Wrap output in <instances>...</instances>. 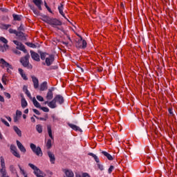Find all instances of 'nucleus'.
<instances>
[{
  "label": "nucleus",
  "mask_w": 177,
  "mask_h": 177,
  "mask_svg": "<svg viewBox=\"0 0 177 177\" xmlns=\"http://www.w3.org/2000/svg\"><path fill=\"white\" fill-rule=\"evenodd\" d=\"M1 64H2V67H6L7 68H10L11 70L13 68H12V65H10V64L5 61L3 58L1 59Z\"/></svg>",
  "instance_id": "11"
},
{
  "label": "nucleus",
  "mask_w": 177,
  "mask_h": 177,
  "mask_svg": "<svg viewBox=\"0 0 177 177\" xmlns=\"http://www.w3.org/2000/svg\"><path fill=\"white\" fill-rule=\"evenodd\" d=\"M30 147L32 151H33V153L36 154V156H38L39 157H42L43 153H42V150L41 149V147H37V145H35V144L34 143H30Z\"/></svg>",
  "instance_id": "3"
},
{
  "label": "nucleus",
  "mask_w": 177,
  "mask_h": 177,
  "mask_svg": "<svg viewBox=\"0 0 177 177\" xmlns=\"http://www.w3.org/2000/svg\"><path fill=\"white\" fill-rule=\"evenodd\" d=\"M1 122H3V124H4V125H6V127H10V124H9V122H8V121L5 120V119L1 118Z\"/></svg>",
  "instance_id": "40"
},
{
  "label": "nucleus",
  "mask_w": 177,
  "mask_h": 177,
  "mask_svg": "<svg viewBox=\"0 0 177 177\" xmlns=\"http://www.w3.org/2000/svg\"><path fill=\"white\" fill-rule=\"evenodd\" d=\"M37 99L39 102H44V97L41 95H37Z\"/></svg>",
  "instance_id": "48"
},
{
  "label": "nucleus",
  "mask_w": 177,
  "mask_h": 177,
  "mask_svg": "<svg viewBox=\"0 0 177 177\" xmlns=\"http://www.w3.org/2000/svg\"><path fill=\"white\" fill-rule=\"evenodd\" d=\"M9 48L8 44H4L3 46L0 44V52H6V50Z\"/></svg>",
  "instance_id": "25"
},
{
  "label": "nucleus",
  "mask_w": 177,
  "mask_h": 177,
  "mask_svg": "<svg viewBox=\"0 0 177 177\" xmlns=\"http://www.w3.org/2000/svg\"><path fill=\"white\" fill-rule=\"evenodd\" d=\"M75 46L78 49H85L86 48V41L82 39V37H80V39L76 42Z\"/></svg>",
  "instance_id": "4"
},
{
  "label": "nucleus",
  "mask_w": 177,
  "mask_h": 177,
  "mask_svg": "<svg viewBox=\"0 0 177 177\" xmlns=\"http://www.w3.org/2000/svg\"><path fill=\"white\" fill-rule=\"evenodd\" d=\"M46 147L47 149H50L52 147V140L48 139L47 142H46Z\"/></svg>",
  "instance_id": "35"
},
{
  "label": "nucleus",
  "mask_w": 177,
  "mask_h": 177,
  "mask_svg": "<svg viewBox=\"0 0 177 177\" xmlns=\"http://www.w3.org/2000/svg\"><path fill=\"white\" fill-rule=\"evenodd\" d=\"M19 120V118L18 116H15L14 118V122H17Z\"/></svg>",
  "instance_id": "57"
},
{
  "label": "nucleus",
  "mask_w": 177,
  "mask_h": 177,
  "mask_svg": "<svg viewBox=\"0 0 177 177\" xmlns=\"http://www.w3.org/2000/svg\"><path fill=\"white\" fill-rule=\"evenodd\" d=\"M77 71L79 73H84V68H81L80 66H77Z\"/></svg>",
  "instance_id": "53"
},
{
  "label": "nucleus",
  "mask_w": 177,
  "mask_h": 177,
  "mask_svg": "<svg viewBox=\"0 0 177 177\" xmlns=\"http://www.w3.org/2000/svg\"><path fill=\"white\" fill-rule=\"evenodd\" d=\"M102 154H103L105 157H106V158H108L109 161H113L114 160V156H111L110 153L104 151H102Z\"/></svg>",
  "instance_id": "15"
},
{
  "label": "nucleus",
  "mask_w": 177,
  "mask_h": 177,
  "mask_svg": "<svg viewBox=\"0 0 177 177\" xmlns=\"http://www.w3.org/2000/svg\"><path fill=\"white\" fill-rule=\"evenodd\" d=\"M13 156H15V157H17V158H20V153H19V152H17V151H15L14 152H12Z\"/></svg>",
  "instance_id": "41"
},
{
  "label": "nucleus",
  "mask_w": 177,
  "mask_h": 177,
  "mask_svg": "<svg viewBox=\"0 0 177 177\" xmlns=\"http://www.w3.org/2000/svg\"><path fill=\"white\" fill-rule=\"evenodd\" d=\"M6 75H3L1 79V81L4 85H6V81H7Z\"/></svg>",
  "instance_id": "43"
},
{
  "label": "nucleus",
  "mask_w": 177,
  "mask_h": 177,
  "mask_svg": "<svg viewBox=\"0 0 177 177\" xmlns=\"http://www.w3.org/2000/svg\"><path fill=\"white\" fill-rule=\"evenodd\" d=\"M0 172L1 174V177H9V176H6V168H1L0 170Z\"/></svg>",
  "instance_id": "32"
},
{
  "label": "nucleus",
  "mask_w": 177,
  "mask_h": 177,
  "mask_svg": "<svg viewBox=\"0 0 177 177\" xmlns=\"http://www.w3.org/2000/svg\"><path fill=\"white\" fill-rule=\"evenodd\" d=\"M18 31H24V26H23V24H21L20 26L18 28Z\"/></svg>",
  "instance_id": "47"
},
{
  "label": "nucleus",
  "mask_w": 177,
  "mask_h": 177,
  "mask_svg": "<svg viewBox=\"0 0 177 177\" xmlns=\"http://www.w3.org/2000/svg\"><path fill=\"white\" fill-rule=\"evenodd\" d=\"M17 146L19 149L20 151H21L22 153H26V151H27L26 150V147H24L23 144H21V142H20V141L19 140H17Z\"/></svg>",
  "instance_id": "13"
},
{
  "label": "nucleus",
  "mask_w": 177,
  "mask_h": 177,
  "mask_svg": "<svg viewBox=\"0 0 177 177\" xmlns=\"http://www.w3.org/2000/svg\"><path fill=\"white\" fill-rule=\"evenodd\" d=\"M36 130L39 133H42V125L37 124L36 125Z\"/></svg>",
  "instance_id": "33"
},
{
  "label": "nucleus",
  "mask_w": 177,
  "mask_h": 177,
  "mask_svg": "<svg viewBox=\"0 0 177 177\" xmlns=\"http://www.w3.org/2000/svg\"><path fill=\"white\" fill-rule=\"evenodd\" d=\"M53 91H55V88L53 87L51 89H48L46 96V99H47V100H52V99H53Z\"/></svg>",
  "instance_id": "7"
},
{
  "label": "nucleus",
  "mask_w": 177,
  "mask_h": 177,
  "mask_svg": "<svg viewBox=\"0 0 177 177\" xmlns=\"http://www.w3.org/2000/svg\"><path fill=\"white\" fill-rule=\"evenodd\" d=\"M30 8L31 9V10H32V12L35 15V16H39V11H38L37 9H35V7L34 6H30Z\"/></svg>",
  "instance_id": "26"
},
{
  "label": "nucleus",
  "mask_w": 177,
  "mask_h": 177,
  "mask_svg": "<svg viewBox=\"0 0 177 177\" xmlns=\"http://www.w3.org/2000/svg\"><path fill=\"white\" fill-rule=\"evenodd\" d=\"M58 10L60 13V15H62V16H63V17H64V19H67L65 16H64V12H63V4L61 3V6L58 7Z\"/></svg>",
  "instance_id": "31"
},
{
  "label": "nucleus",
  "mask_w": 177,
  "mask_h": 177,
  "mask_svg": "<svg viewBox=\"0 0 177 177\" xmlns=\"http://www.w3.org/2000/svg\"><path fill=\"white\" fill-rule=\"evenodd\" d=\"M88 156H91V157H93L95 161L97 163L100 162V160H99V158L97 157V156L95 155V153H88Z\"/></svg>",
  "instance_id": "30"
},
{
  "label": "nucleus",
  "mask_w": 177,
  "mask_h": 177,
  "mask_svg": "<svg viewBox=\"0 0 177 177\" xmlns=\"http://www.w3.org/2000/svg\"><path fill=\"white\" fill-rule=\"evenodd\" d=\"M113 169H114V166L111 165L108 170L109 174H111V172H113Z\"/></svg>",
  "instance_id": "52"
},
{
  "label": "nucleus",
  "mask_w": 177,
  "mask_h": 177,
  "mask_svg": "<svg viewBox=\"0 0 177 177\" xmlns=\"http://www.w3.org/2000/svg\"><path fill=\"white\" fill-rule=\"evenodd\" d=\"M0 160H1V168H6V167L5 165V159L3 158V156H1Z\"/></svg>",
  "instance_id": "34"
},
{
  "label": "nucleus",
  "mask_w": 177,
  "mask_h": 177,
  "mask_svg": "<svg viewBox=\"0 0 177 177\" xmlns=\"http://www.w3.org/2000/svg\"><path fill=\"white\" fill-rule=\"evenodd\" d=\"M22 78H24V80H25V81H27V80H28V78H27V76H26V74L22 73V75H21Z\"/></svg>",
  "instance_id": "55"
},
{
  "label": "nucleus",
  "mask_w": 177,
  "mask_h": 177,
  "mask_svg": "<svg viewBox=\"0 0 177 177\" xmlns=\"http://www.w3.org/2000/svg\"><path fill=\"white\" fill-rule=\"evenodd\" d=\"M8 31H9L10 34H15V35H16V34H17V30H14V29H12V28H10V29L8 30Z\"/></svg>",
  "instance_id": "45"
},
{
  "label": "nucleus",
  "mask_w": 177,
  "mask_h": 177,
  "mask_svg": "<svg viewBox=\"0 0 177 177\" xmlns=\"http://www.w3.org/2000/svg\"><path fill=\"white\" fill-rule=\"evenodd\" d=\"M0 41L1 42H2L3 44H4V45H7L8 44V39H6L5 37H0Z\"/></svg>",
  "instance_id": "36"
},
{
  "label": "nucleus",
  "mask_w": 177,
  "mask_h": 177,
  "mask_svg": "<svg viewBox=\"0 0 177 177\" xmlns=\"http://www.w3.org/2000/svg\"><path fill=\"white\" fill-rule=\"evenodd\" d=\"M9 169L12 174H15V175L17 174V170H16V168L13 165H10Z\"/></svg>",
  "instance_id": "29"
},
{
  "label": "nucleus",
  "mask_w": 177,
  "mask_h": 177,
  "mask_svg": "<svg viewBox=\"0 0 177 177\" xmlns=\"http://www.w3.org/2000/svg\"><path fill=\"white\" fill-rule=\"evenodd\" d=\"M25 93L26 95H27L28 97H31V93H30V91H28V89L26 88Z\"/></svg>",
  "instance_id": "51"
},
{
  "label": "nucleus",
  "mask_w": 177,
  "mask_h": 177,
  "mask_svg": "<svg viewBox=\"0 0 177 177\" xmlns=\"http://www.w3.org/2000/svg\"><path fill=\"white\" fill-rule=\"evenodd\" d=\"M68 126L70 127V128H71L74 131H79V132H82V129H81V128H80V127H78L75 124H68Z\"/></svg>",
  "instance_id": "17"
},
{
  "label": "nucleus",
  "mask_w": 177,
  "mask_h": 177,
  "mask_svg": "<svg viewBox=\"0 0 177 177\" xmlns=\"http://www.w3.org/2000/svg\"><path fill=\"white\" fill-rule=\"evenodd\" d=\"M33 3L37 6L39 10H42V0H33Z\"/></svg>",
  "instance_id": "14"
},
{
  "label": "nucleus",
  "mask_w": 177,
  "mask_h": 177,
  "mask_svg": "<svg viewBox=\"0 0 177 177\" xmlns=\"http://www.w3.org/2000/svg\"><path fill=\"white\" fill-rule=\"evenodd\" d=\"M30 55L32 59H33V60H35V62H39V60H41L39 59V55H38V53L34 52L33 50H30Z\"/></svg>",
  "instance_id": "9"
},
{
  "label": "nucleus",
  "mask_w": 177,
  "mask_h": 177,
  "mask_svg": "<svg viewBox=\"0 0 177 177\" xmlns=\"http://www.w3.org/2000/svg\"><path fill=\"white\" fill-rule=\"evenodd\" d=\"M21 114H22L21 111L17 110V111H16L17 117H21Z\"/></svg>",
  "instance_id": "49"
},
{
  "label": "nucleus",
  "mask_w": 177,
  "mask_h": 177,
  "mask_svg": "<svg viewBox=\"0 0 177 177\" xmlns=\"http://www.w3.org/2000/svg\"><path fill=\"white\" fill-rule=\"evenodd\" d=\"M56 102L59 103V104H63L64 103V97L62 96L61 95H57L54 97Z\"/></svg>",
  "instance_id": "8"
},
{
  "label": "nucleus",
  "mask_w": 177,
  "mask_h": 177,
  "mask_svg": "<svg viewBox=\"0 0 177 177\" xmlns=\"http://www.w3.org/2000/svg\"><path fill=\"white\" fill-rule=\"evenodd\" d=\"M10 150L12 151V153H13L17 151V148L15 145H10Z\"/></svg>",
  "instance_id": "42"
},
{
  "label": "nucleus",
  "mask_w": 177,
  "mask_h": 177,
  "mask_svg": "<svg viewBox=\"0 0 177 177\" xmlns=\"http://www.w3.org/2000/svg\"><path fill=\"white\" fill-rule=\"evenodd\" d=\"M44 6L46 8V9L48 10V12L50 13H52V10H50V8H49V6H48V4L46 3V2L44 3Z\"/></svg>",
  "instance_id": "50"
},
{
  "label": "nucleus",
  "mask_w": 177,
  "mask_h": 177,
  "mask_svg": "<svg viewBox=\"0 0 177 177\" xmlns=\"http://www.w3.org/2000/svg\"><path fill=\"white\" fill-rule=\"evenodd\" d=\"M21 107L22 109H26V107H27L28 106V103H27V101L26 100V98H24V96H23V95H21Z\"/></svg>",
  "instance_id": "16"
},
{
  "label": "nucleus",
  "mask_w": 177,
  "mask_h": 177,
  "mask_svg": "<svg viewBox=\"0 0 177 177\" xmlns=\"http://www.w3.org/2000/svg\"><path fill=\"white\" fill-rule=\"evenodd\" d=\"M46 89H48V82H44L40 85V91H46Z\"/></svg>",
  "instance_id": "20"
},
{
  "label": "nucleus",
  "mask_w": 177,
  "mask_h": 177,
  "mask_svg": "<svg viewBox=\"0 0 177 177\" xmlns=\"http://www.w3.org/2000/svg\"><path fill=\"white\" fill-rule=\"evenodd\" d=\"M14 53H15V55H21V52L17 50H14Z\"/></svg>",
  "instance_id": "58"
},
{
  "label": "nucleus",
  "mask_w": 177,
  "mask_h": 177,
  "mask_svg": "<svg viewBox=\"0 0 177 177\" xmlns=\"http://www.w3.org/2000/svg\"><path fill=\"white\" fill-rule=\"evenodd\" d=\"M169 114H173V113H172V109H169Z\"/></svg>",
  "instance_id": "64"
},
{
  "label": "nucleus",
  "mask_w": 177,
  "mask_h": 177,
  "mask_svg": "<svg viewBox=\"0 0 177 177\" xmlns=\"http://www.w3.org/2000/svg\"><path fill=\"white\" fill-rule=\"evenodd\" d=\"M15 35L18 37L19 39H24L26 38V35L23 32H17Z\"/></svg>",
  "instance_id": "21"
},
{
  "label": "nucleus",
  "mask_w": 177,
  "mask_h": 177,
  "mask_svg": "<svg viewBox=\"0 0 177 177\" xmlns=\"http://www.w3.org/2000/svg\"><path fill=\"white\" fill-rule=\"evenodd\" d=\"M48 107H50V109H56V107H57V105H56V100H55V98L52 101L48 102Z\"/></svg>",
  "instance_id": "18"
},
{
  "label": "nucleus",
  "mask_w": 177,
  "mask_h": 177,
  "mask_svg": "<svg viewBox=\"0 0 177 177\" xmlns=\"http://www.w3.org/2000/svg\"><path fill=\"white\" fill-rule=\"evenodd\" d=\"M26 45H27V46H29V48H37V46L32 43L26 42Z\"/></svg>",
  "instance_id": "39"
},
{
  "label": "nucleus",
  "mask_w": 177,
  "mask_h": 177,
  "mask_svg": "<svg viewBox=\"0 0 177 177\" xmlns=\"http://www.w3.org/2000/svg\"><path fill=\"white\" fill-rule=\"evenodd\" d=\"M3 95L4 96H6V97H7V99H10V97H12V96L10 95V93H9L4 92Z\"/></svg>",
  "instance_id": "46"
},
{
  "label": "nucleus",
  "mask_w": 177,
  "mask_h": 177,
  "mask_svg": "<svg viewBox=\"0 0 177 177\" xmlns=\"http://www.w3.org/2000/svg\"><path fill=\"white\" fill-rule=\"evenodd\" d=\"M6 118H7L8 121H9V122H12V118L9 117V116H6Z\"/></svg>",
  "instance_id": "60"
},
{
  "label": "nucleus",
  "mask_w": 177,
  "mask_h": 177,
  "mask_svg": "<svg viewBox=\"0 0 177 177\" xmlns=\"http://www.w3.org/2000/svg\"><path fill=\"white\" fill-rule=\"evenodd\" d=\"M47 154L50 158V161L51 164H55V161H56V158L55 157V154L50 151L47 152Z\"/></svg>",
  "instance_id": "10"
},
{
  "label": "nucleus",
  "mask_w": 177,
  "mask_h": 177,
  "mask_svg": "<svg viewBox=\"0 0 177 177\" xmlns=\"http://www.w3.org/2000/svg\"><path fill=\"white\" fill-rule=\"evenodd\" d=\"M30 54H27L25 57H23L20 59V63H21L22 66L24 67H26V68H29L31 70L32 68V65L30 64Z\"/></svg>",
  "instance_id": "2"
},
{
  "label": "nucleus",
  "mask_w": 177,
  "mask_h": 177,
  "mask_svg": "<svg viewBox=\"0 0 177 177\" xmlns=\"http://www.w3.org/2000/svg\"><path fill=\"white\" fill-rule=\"evenodd\" d=\"M32 80L35 89H37L38 86H39V81L38 80V78L35 77V76H32Z\"/></svg>",
  "instance_id": "12"
},
{
  "label": "nucleus",
  "mask_w": 177,
  "mask_h": 177,
  "mask_svg": "<svg viewBox=\"0 0 177 177\" xmlns=\"http://www.w3.org/2000/svg\"><path fill=\"white\" fill-rule=\"evenodd\" d=\"M10 27H12V25L10 24H1L0 28L1 30H8V28H10Z\"/></svg>",
  "instance_id": "27"
},
{
  "label": "nucleus",
  "mask_w": 177,
  "mask_h": 177,
  "mask_svg": "<svg viewBox=\"0 0 177 177\" xmlns=\"http://www.w3.org/2000/svg\"><path fill=\"white\" fill-rule=\"evenodd\" d=\"M13 130L15 132L17 133V135L19 137L21 138V130L17 127V126H14L13 127Z\"/></svg>",
  "instance_id": "19"
},
{
  "label": "nucleus",
  "mask_w": 177,
  "mask_h": 177,
  "mask_svg": "<svg viewBox=\"0 0 177 177\" xmlns=\"http://www.w3.org/2000/svg\"><path fill=\"white\" fill-rule=\"evenodd\" d=\"M18 70H19V74H21V75L24 74L23 73V69L19 68Z\"/></svg>",
  "instance_id": "62"
},
{
  "label": "nucleus",
  "mask_w": 177,
  "mask_h": 177,
  "mask_svg": "<svg viewBox=\"0 0 177 177\" xmlns=\"http://www.w3.org/2000/svg\"><path fill=\"white\" fill-rule=\"evenodd\" d=\"M28 166L33 169L34 171H35V169H37L38 167L35 165H34L32 163H29Z\"/></svg>",
  "instance_id": "44"
},
{
  "label": "nucleus",
  "mask_w": 177,
  "mask_h": 177,
  "mask_svg": "<svg viewBox=\"0 0 177 177\" xmlns=\"http://www.w3.org/2000/svg\"><path fill=\"white\" fill-rule=\"evenodd\" d=\"M32 111L35 112L37 115H41V113L37 109H32Z\"/></svg>",
  "instance_id": "54"
},
{
  "label": "nucleus",
  "mask_w": 177,
  "mask_h": 177,
  "mask_svg": "<svg viewBox=\"0 0 177 177\" xmlns=\"http://www.w3.org/2000/svg\"><path fill=\"white\" fill-rule=\"evenodd\" d=\"M12 17H13V19L15 21H20L21 20L22 16L19 15H16V14H13Z\"/></svg>",
  "instance_id": "24"
},
{
  "label": "nucleus",
  "mask_w": 177,
  "mask_h": 177,
  "mask_svg": "<svg viewBox=\"0 0 177 177\" xmlns=\"http://www.w3.org/2000/svg\"><path fill=\"white\" fill-rule=\"evenodd\" d=\"M30 120L32 122H35V118H34V117H31Z\"/></svg>",
  "instance_id": "63"
},
{
  "label": "nucleus",
  "mask_w": 177,
  "mask_h": 177,
  "mask_svg": "<svg viewBox=\"0 0 177 177\" xmlns=\"http://www.w3.org/2000/svg\"><path fill=\"white\" fill-rule=\"evenodd\" d=\"M39 53H40V57H41V60H45V59L46 57V53H42V52H39Z\"/></svg>",
  "instance_id": "37"
},
{
  "label": "nucleus",
  "mask_w": 177,
  "mask_h": 177,
  "mask_svg": "<svg viewBox=\"0 0 177 177\" xmlns=\"http://www.w3.org/2000/svg\"><path fill=\"white\" fill-rule=\"evenodd\" d=\"M40 110H42V111H44V113H49V108L45 107V106H40Z\"/></svg>",
  "instance_id": "38"
},
{
  "label": "nucleus",
  "mask_w": 177,
  "mask_h": 177,
  "mask_svg": "<svg viewBox=\"0 0 177 177\" xmlns=\"http://www.w3.org/2000/svg\"><path fill=\"white\" fill-rule=\"evenodd\" d=\"M97 167H98L99 169H100V171H103V165H102L100 164H97Z\"/></svg>",
  "instance_id": "56"
},
{
  "label": "nucleus",
  "mask_w": 177,
  "mask_h": 177,
  "mask_svg": "<svg viewBox=\"0 0 177 177\" xmlns=\"http://www.w3.org/2000/svg\"><path fill=\"white\" fill-rule=\"evenodd\" d=\"M0 102H5V98H3L2 95H0Z\"/></svg>",
  "instance_id": "61"
},
{
  "label": "nucleus",
  "mask_w": 177,
  "mask_h": 177,
  "mask_svg": "<svg viewBox=\"0 0 177 177\" xmlns=\"http://www.w3.org/2000/svg\"><path fill=\"white\" fill-rule=\"evenodd\" d=\"M42 21H45V23H47V24H50V26H52V27L57 28V30H60V31H62V32H64V29L63 28L57 27V26H62V21L57 19L50 18L46 15H43Z\"/></svg>",
  "instance_id": "1"
},
{
  "label": "nucleus",
  "mask_w": 177,
  "mask_h": 177,
  "mask_svg": "<svg viewBox=\"0 0 177 177\" xmlns=\"http://www.w3.org/2000/svg\"><path fill=\"white\" fill-rule=\"evenodd\" d=\"M32 103H33L35 107H37V109L41 108V104H39V102H38V101H37V99H35V97H33Z\"/></svg>",
  "instance_id": "23"
},
{
  "label": "nucleus",
  "mask_w": 177,
  "mask_h": 177,
  "mask_svg": "<svg viewBox=\"0 0 177 177\" xmlns=\"http://www.w3.org/2000/svg\"><path fill=\"white\" fill-rule=\"evenodd\" d=\"M82 177H91L88 173H84L82 174Z\"/></svg>",
  "instance_id": "59"
},
{
  "label": "nucleus",
  "mask_w": 177,
  "mask_h": 177,
  "mask_svg": "<svg viewBox=\"0 0 177 177\" xmlns=\"http://www.w3.org/2000/svg\"><path fill=\"white\" fill-rule=\"evenodd\" d=\"M66 176L65 177H74V173H73L71 170H66L65 171Z\"/></svg>",
  "instance_id": "28"
},
{
  "label": "nucleus",
  "mask_w": 177,
  "mask_h": 177,
  "mask_svg": "<svg viewBox=\"0 0 177 177\" xmlns=\"http://www.w3.org/2000/svg\"><path fill=\"white\" fill-rule=\"evenodd\" d=\"M53 62H55V57L53 55H49L48 57L46 58V64L48 67H49Z\"/></svg>",
  "instance_id": "6"
},
{
  "label": "nucleus",
  "mask_w": 177,
  "mask_h": 177,
  "mask_svg": "<svg viewBox=\"0 0 177 177\" xmlns=\"http://www.w3.org/2000/svg\"><path fill=\"white\" fill-rule=\"evenodd\" d=\"M47 130L49 137L50 138V139H52V140H53V136L52 135V127H50V125L47 126Z\"/></svg>",
  "instance_id": "22"
},
{
  "label": "nucleus",
  "mask_w": 177,
  "mask_h": 177,
  "mask_svg": "<svg viewBox=\"0 0 177 177\" xmlns=\"http://www.w3.org/2000/svg\"><path fill=\"white\" fill-rule=\"evenodd\" d=\"M13 43L17 45V49H19V50H22L24 53H27V50L26 49V47L21 42H19L17 40H14Z\"/></svg>",
  "instance_id": "5"
}]
</instances>
